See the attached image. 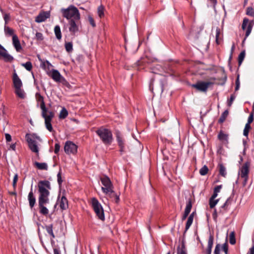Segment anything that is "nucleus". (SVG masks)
Here are the masks:
<instances>
[{
  "mask_svg": "<svg viewBox=\"0 0 254 254\" xmlns=\"http://www.w3.org/2000/svg\"><path fill=\"white\" fill-rule=\"evenodd\" d=\"M38 190L39 193L38 205L40 212L44 215L49 213V210L46 207L48 206L50 202L49 195L51 190V185L49 181L47 180L40 181L38 183Z\"/></svg>",
  "mask_w": 254,
  "mask_h": 254,
  "instance_id": "f257e3e1",
  "label": "nucleus"
},
{
  "mask_svg": "<svg viewBox=\"0 0 254 254\" xmlns=\"http://www.w3.org/2000/svg\"><path fill=\"white\" fill-rule=\"evenodd\" d=\"M36 97L37 101L40 103V108L42 110V116L45 119L46 127L48 130L52 131L53 127L51 122L54 117V114L52 112L48 111L43 96L39 93H36Z\"/></svg>",
  "mask_w": 254,
  "mask_h": 254,
  "instance_id": "f03ea898",
  "label": "nucleus"
},
{
  "mask_svg": "<svg viewBox=\"0 0 254 254\" xmlns=\"http://www.w3.org/2000/svg\"><path fill=\"white\" fill-rule=\"evenodd\" d=\"M166 81L165 76L161 74H158L151 80L150 84V90L157 94H161L163 91V87Z\"/></svg>",
  "mask_w": 254,
  "mask_h": 254,
  "instance_id": "7ed1b4c3",
  "label": "nucleus"
},
{
  "mask_svg": "<svg viewBox=\"0 0 254 254\" xmlns=\"http://www.w3.org/2000/svg\"><path fill=\"white\" fill-rule=\"evenodd\" d=\"M96 133L104 144H110L112 142V133L109 129L101 127L96 131Z\"/></svg>",
  "mask_w": 254,
  "mask_h": 254,
  "instance_id": "20e7f679",
  "label": "nucleus"
},
{
  "mask_svg": "<svg viewBox=\"0 0 254 254\" xmlns=\"http://www.w3.org/2000/svg\"><path fill=\"white\" fill-rule=\"evenodd\" d=\"M63 16L67 19H80V14L76 7L70 5L66 9H62Z\"/></svg>",
  "mask_w": 254,
  "mask_h": 254,
  "instance_id": "39448f33",
  "label": "nucleus"
},
{
  "mask_svg": "<svg viewBox=\"0 0 254 254\" xmlns=\"http://www.w3.org/2000/svg\"><path fill=\"white\" fill-rule=\"evenodd\" d=\"M25 137L30 150L32 152L38 154L39 149L35 139H37L39 141H41V139L40 137L38 136L35 134H30L27 133L26 134Z\"/></svg>",
  "mask_w": 254,
  "mask_h": 254,
  "instance_id": "423d86ee",
  "label": "nucleus"
},
{
  "mask_svg": "<svg viewBox=\"0 0 254 254\" xmlns=\"http://www.w3.org/2000/svg\"><path fill=\"white\" fill-rule=\"evenodd\" d=\"M13 83L15 88V93L21 99H24L25 97V94L23 90L21 89L22 83L17 75L14 73L13 75Z\"/></svg>",
  "mask_w": 254,
  "mask_h": 254,
  "instance_id": "0eeeda50",
  "label": "nucleus"
},
{
  "mask_svg": "<svg viewBox=\"0 0 254 254\" xmlns=\"http://www.w3.org/2000/svg\"><path fill=\"white\" fill-rule=\"evenodd\" d=\"M92 205L98 218L102 221H104L105 220V216L103 208L101 204L95 198L92 199Z\"/></svg>",
  "mask_w": 254,
  "mask_h": 254,
  "instance_id": "6e6552de",
  "label": "nucleus"
},
{
  "mask_svg": "<svg viewBox=\"0 0 254 254\" xmlns=\"http://www.w3.org/2000/svg\"><path fill=\"white\" fill-rule=\"evenodd\" d=\"M250 163L249 162H245L241 167L239 175L241 178L243 179V185L245 186L249 179Z\"/></svg>",
  "mask_w": 254,
  "mask_h": 254,
  "instance_id": "1a4fd4ad",
  "label": "nucleus"
},
{
  "mask_svg": "<svg viewBox=\"0 0 254 254\" xmlns=\"http://www.w3.org/2000/svg\"><path fill=\"white\" fill-rule=\"evenodd\" d=\"M100 180L102 185L104 186L101 188L103 192L113 193L114 187L110 178L107 176H104L100 178Z\"/></svg>",
  "mask_w": 254,
  "mask_h": 254,
  "instance_id": "9d476101",
  "label": "nucleus"
},
{
  "mask_svg": "<svg viewBox=\"0 0 254 254\" xmlns=\"http://www.w3.org/2000/svg\"><path fill=\"white\" fill-rule=\"evenodd\" d=\"M254 25V20H249V19L245 17L243 19V23L242 24V28L243 30L246 31L245 40L251 34L253 27Z\"/></svg>",
  "mask_w": 254,
  "mask_h": 254,
  "instance_id": "9b49d317",
  "label": "nucleus"
},
{
  "mask_svg": "<svg viewBox=\"0 0 254 254\" xmlns=\"http://www.w3.org/2000/svg\"><path fill=\"white\" fill-rule=\"evenodd\" d=\"M64 150L67 154H75L77 151V146L72 141H67L65 143Z\"/></svg>",
  "mask_w": 254,
  "mask_h": 254,
  "instance_id": "f8f14e48",
  "label": "nucleus"
},
{
  "mask_svg": "<svg viewBox=\"0 0 254 254\" xmlns=\"http://www.w3.org/2000/svg\"><path fill=\"white\" fill-rule=\"evenodd\" d=\"M212 84L211 82L199 81L196 84H191V87L195 88L198 91L206 92L209 86Z\"/></svg>",
  "mask_w": 254,
  "mask_h": 254,
  "instance_id": "ddd939ff",
  "label": "nucleus"
},
{
  "mask_svg": "<svg viewBox=\"0 0 254 254\" xmlns=\"http://www.w3.org/2000/svg\"><path fill=\"white\" fill-rule=\"evenodd\" d=\"M69 30L70 32L74 34L79 30V27L80 25V19H70L69 21Z\"/></svg>",
  "mask_w": 254,
  "mask_h": 254,
  "instance_id": "4468645a",
  "label": "nucleus"
},
{
  "mask_svg": "<svg viewBox=\"0 0 254 254\" xmlns=\"http://www.w3.org/2000/svg\"><path fill=\"white\" fill-rule=\"evenodd\" d=\"M47 72L48 74L56 81L61 82L64 79L63 77L57 70L52 69L51 72Z\"/></svg>",
  "mask_w": 254,
  "mask_h": 254,
  "instance_id": "2eb2a0df",
  "label": "nucleus"
},
{
  "mask_svg": "<svg viewBox=\"0 0 254 254\" xmlns=\"http://www.w3.org/2000/svg\"><path fill=\"white\" fill-rule=\"evenodd\" d=\"M0 59H2L5 62H8L13 60V57L9 55L3 48H0Z\"/></svg>",
  "mask_w": 254,
  "mask_h": 254,
  "instance_id": "dca6fc26",
  "label": "nucleus"
},
{
  "mask_svg": "<svg viewBox=\"0 0 254 254\" xmlns=\"http://www.w3.org/2000/svg\"><path fill=\"white\" fill-rule=\"evenodd\" d=\"M232 199L228 198L225 203L219 208L218 213L223 215L229 209V206L231 204Z\"/></svg>",
  "mask_w": 254,
  "mask_h": 254,
  "instance_id": "f3484780",
  "label": "nucleus"
},
{
  "mask_svg": "<svg viewBox=\"0 0 254 254\" xmlns=\"http://www.w3.org/2000/svg\"><path fill=\"white\" fill-rule=\"evenodd\" d=\"M50 13L49 11H42L36 17L35 21L40 23L44 21L46 19L50 17Z\"/></svg>",
  "mask_w": 254,
  "mask_h": 254,
  "instance_id": "a211bd4d",
  "label": "nucleus"
},
{
  "mask_svg": "<svg viewBox=\"0 0 254 254\" xmlns=\"http://www.w3.org/2000/svg\"><path fill=\"white\" fill-rule=\"evenodd\" d=\"M214 236L212 234L210 233L208 241V246L206 251V254H211V250L213 245Z\"/></svg>",
  "mask_w": 254,
  "mask_h": 254,
  "instance_id": "6ab92c4d",
  "label": "nucleus"
},
{
  "mask_svg": "<svg viewBox=\"0 0 254 254\" xmlns=\"http://www.w3.org/2000/svg\"><path fill=\"white\" fill-rule=\"evenodd\" d=\"M28 199L29 203V206L31 208H32L36 203V198L34 196V193L32 189L31 190L28 195Z\"/></svg>",
  "mask_w": 254,
  "mask_h": 254,
  "instance_id": "aec40b11",
  "label": "nucleus"
},
{
  "mask_svg": "<svg viewBox=\"0 0 254 254\" xmlns=\"http://www.w3.org/2000/svg\"><path fill=\"white\" fill-rule=\"evenodd\" d=\"M68 201L64 196H63L60 202V206L62 210H65L68 208Z\"/></svg>",
  "mask_w": 254,
  "mask_h": 254,
  "instance_id": "412c9836",
  "label": "nucleus"
},
{
  "mask_svg": "<svg viewBox=\"0 0 254 254\" xmlns=\"http://www.w3.org/2000/svg\"><path fill=\"white\" fill-rule=\"evenodd\" d=\"M12 42L14 47L17 51H19L21 49L19 39L16 35H13L12 37Z\"/></svg>",
  "mask_w": 254,
  "mask_h": 254,
  "instance_id": "4be33fe9",
  "label": "nucleus"
},
{
  "mask_svg": "<svg viewBox=\"0 0 254 254\" xmlns=\"http://www.w3.org/2000/svg\"><path fill=\"white\" fill-rule=\"evenodd\" d=\"M117 138L118 145L120 148V151L122 153L124 151V141L123 138L120 136L119 133L117 134Z\"/></svg>",
  "mask_w": 254,
  "mask_h": 254,
  "instance_id": "5701e85b",
  "label": "nucleus"
},
{
  "mask_svg": "<svg viewBox=\"0 0 254 254\" xmlns=\"http://www.w3.org/2000/svg\"><path fill=\"white\" fill-rule=\"evenodd\" d=\"M218 138L221 141L228 142V134L225 133L222 130H220L218 134Z\"/></svg>",
  "mask_w": 254,
  "mask_h": 254,
  "instance_id": "b1692460",
  "label": "nucleus"
},
{
  "mask_svg": "<svg viewBox=\"0 0 254 254\" xmlns=\"http://www.w3.org/2000/svg\"><path fill=\"white\" fill-rule=\"evenodd\" d=\"M190 211V200H189L185 209L184 213L182 216V220H185Z\"/></svg>",
  "mask_w": 254,
  "mask_h": 254,
  "instance_id": "393cba45",
  "label": "nucleus"
},
{
  "mask_svg": "<svg viewBox=\"0 0 254 254\" xmlns=\"http://www.w3.org/2000/svg\"><path fill=\"white\" fill-rule=\"evenodd\" d=\"M34 165L39 170H47L48 169L47 164L45 163H39L38 162H35L34 163Z\"/></svg>",
  "mask_w": 254,
  "mask_h": 254,
  "instance_id": "a878e982",
  "label": "nucleus"
},
{
  "mask_svg": "<svg viewBox=\"0 0 254 254\" xmlns=\"http://www.w3.org/2000/svg\"><path fill=\"white\" fill-rule=\"evenodd\" d=\"M106 194L108 195L110 198H115V202L118 204L120 201V194H118L113 190V193H110V192H104Z\"/></svg>",
  "mask_w": 254,
  "mask_h": 254,
  "instance_id": "bb28decb",
  "label": "nucleus"
},
{
  "mask_svg": "<svg viewBox=\"0 0 254 254\" xmlns=\"http://www.w3.org/2000/svg\"><path fill=\"white\" fill-rule=\"evenodd\" d=\"M229 112L227 110H225L224 112L221 114L220 118L218 120V123L222 124L224 122L228 116Z\"/></svg>",
  "mask_w": 254,
  "mask_h": 254,
  "instance_id": "cd10ccee",
  "label": "nucleus"
},
{
  "mask_svg": "<svg viewBox=\"0 0 254 254\" xmlns=\"http://www.w3.org/2000/svg\"><path fill=\"white\" fill-rule=\"evenodd\" d=\"M218 167H219V174L221 176H222L224 177H225L227 175L225 167L224 166V165L222 164H219L218 165Z\"/></svg>",
  "mask_w": 254,
  "mask_h": 254,
  "instance_id": "c85d7f7f",
  "label": "nucleus"
},
{
  "mask_svg": "<svg viewBox=\"0 0 254 254\" xmlns=\"http://www.w3.org/2000/svg\"><path fill=\"white\" fill-rule=\"evenodd\" d=\"M246 14L254 18V8L252 6H249L246 8Z\"/></svg>",
  "mask_w": 254,
  "mask_h": 254,
  "instance_id": "c756f323",
  "label": "nucleus"
},
{
  "mask_svg": "<svg viewBox=\"0 0 254 254\" xmlns=\"http://www.w3.org/2000/svg\"><path fill=\"white\" fill-rule=\"evenodd\" d=\"M54 31H55V33L57 38L58 40H60L62 38L60 27L58 25L55 26Z\"/></svg>",
  "mask_w": 254,
  "mask_h": 254,
  "instance_id": "7c9ffc66",
  "label": "nucleus"
},
{
  "mask_svg": "<svg viewBox=\"0 0 254 254\" xmlns=\"http://www.w3.org/2000/svg\"><path fill=\"white\" fill-rule=\"evenodd\" d=\"M178 254H187L186 253V250L184 240L182 241V245L181 248H178Z\"/></svg>",
  "mask_w": 254,
  "mask_h": 254,
  "instance_id": "2f4dec72",
  "label": "nucleus"
},
{
  "mask_svg": "<svg viewBox=\"0 0 254 254\" xmlns=\"http://www.w3.org/2000/svg\"><path fill=\"white\" fill-rule=\"evenodd\" d=\"M104 7L101 5L98 7V14L100 18H102L104 16Z\"/></svg>",
  "mask_w": 254,
  "mask_h": 254,
  "instance_id": "473e14b6",
  "label": "nucleus"
},
{
  "mask_svg": "<svg viewBox=\"0 0 254 254\" xmlns=\"http://www.w3.org/2000/svg\"><path fill=\"white\" fill-rule=\"evenodd\" d=\"M219 199H212L211 198H209V205L210 208H213L217 204Z\"/></svg>",
  "mask_w": 254,
  "mask_h": 254,
  "instance_id": "72a5a7b5",
  "label": "nucleus"
},
{
  "mask_svg": "<svg viewBox=\"0 0 254 254\" xmlns=\"http://www.w3.org/2000/svg\"><path fill=\"white\" fill-rule=\"evenodd\" d=\"M245 57V52L244 51L241 52V53L239 54L238 56V63L239 66L242 64L243 61L244 60Z\"/></svg>",
  "mask_w": 254,
  "mask_h": 254,
  "instance_id": "f704fd0d",
  "label": "nucleus"
},
{
  "mask_svg": "<svg viewBox=\"0 0 254 254\" xmlns=\"http://www.w3.org/2000/svg\"><path fill=\"white\" fill-rule=\"evenodd\" d=\"M208 172V168L206 165H204L200 170L199 173L201 176L206 175Z\"/></svg>",
  "mask_w": 254,
  "mask_h": 254,
  "instance_id": "c9c22d12",
  "label": "nucleus"
},
{
  "mask_svg": "<svg viewBox=\"0 0 254 254\" xmlns=\"http://www.w3.org/2000/svg\"><path fill=\"white\" fill-rule=\"evenodd\" d=\"M67 115L68 112L67 110L64 108L60 113L59 118L60 119H64L67 117Z\"/></svg>",
  "mask_w": 254,
  "mask_h": 254,
  "instance_id": "e433bc0d",
  "label": "nucleus"
},
{
  "mask_svg": "<svg viewBox=\"0 0 254 254\" xmlns=\"http://www.w3.org/2000/svg\"><path fill=\"white\" fill-rule=\"evenodd\" d=\"M4 31L6 34H8L11 36L15 35L14 34V30L7 26H4Z\"/></svg>",
  "mask_w": 254,
  "mask_h": 254,
  "instance_id": "4c0bfd02",
  "label": "nucleus"
},
{
  "mask_svg": "<svg viewBox=\"0 0 254 254\" xmlns=\"http://www.w3.org/2000/svg\"><path fill=\"white\" fill-rule=\"evenodd\" d=\"M229 237H230L229 238L230 243L231 245L235 244H236V239H235V234H234V232H232L230 233Z\"/></svg>",
  "mask_w": 254,
  "mask_h": 254,
  "instance_id": "58836bf2",
  "label": "nucleus"
},
{
  "mask_svg": "<svg viewBox=\"0 0 254 254\" xmlns=\"http://www.w3.org/2000/svg\"><path fill=\"white\" fill-rule=\"evenodd\" d=\"M21 65L28 71H30L32 69V65L31 63L30 62H27L25 64H22Z\"/></svg>",
  "mask_w": 254,
  "mask_h": 254,
  "instance_id": "ea45409f",
  "label": "nucleus"
},
{
  "mask_svg": "<svg viewBox=\"0 0 254 254\" xmlns=\"http://www.w3.org/2000/svg\"><path fill=\"white\" fill-rule=\"evenodd\" d=\"M65 48L66 49V51L69 53L72 51V44L71 42H68L67 43H65Z\"/></svg>",
  "mask_w": 254,
  "mask_h": 254,
  "instance_id": "a19ab883",
  "label": "nucleus"
},
{
  "mask_svg": "<svg viewBox=\"0 0 254 254\" xmlns=\"http://www.w3.org/2000/svg\"><path fill=\"white\" fill-rule=\"evenodd\" d=\"M46 230L49 234H50L53 238H55L54 234L53 232V225H50L46 226Z\"/></svg>",
  "mask_w": 254,
  "mask_h": 254,
  "instance_id": "79ce46f5",
  "label": "nucleus"
},
{
  "mask_svg": "<svg viewBox=\"0 0 254 254\" xmlns=\"http://www.w3.org/2000/svg\"><path fill=\"white\" fill-rule=\"evenodd\" d=\"M220 34V29L219 27H217L216 30V43L217 45H219L220 44V42L219 41V37Z\"/></svg>",
  "mask_w": 254,
  "mask_h": 254,
  "instance_id": "37998d69",
  "label": "nucleus"
},
{
  "mask_svg": "<svg viewBox=\"0 0 254 254\" xmlns=\"http://www.w3.org/2000/svg\"><path fill=\"white\" fill-rule=\"evenodd\" d=\"M222 249L225 254H228V244L227 242L223 245Z\"/></svg>",
  "mask_w": 254,
  "mask_h": 254,
  "instance_id": "c03bdc74",
  "label": "nucleus"
},
{
  "mask_svg": "<svg viewBox=\"0 0 254 254\" xmlns=\"http://www.w3.org/2000/svg\"><path fill=\"white\" fill-rule=\"evenodd\" d=\"M235 96L234 95L232 94L231 95L230 98L229 100H228L227 103L228 106L230 107L232 105L233 102L235 100Z\"/></svg>",
  "mask_w": 254,
  "mask_h": 254,
  "instance_id": "a18cd8bd",
  "label": "nucleus"
},
{
  "mask_svg": "<svg viewBox=\"0 0 254 254\" xmlns=\"http://www.w3.org/2000/svg\"><path fill=\"white\" fill-rule=\"evenodd\" d=\"M190 216L188 217V221H187V224H186V230L185 231L184 235H185V233H186V231L190 228Z\"/></svg>",
  "mask_w": 254,
  "mask_h": 254,
  "instance_id": "49530a36",
  "label": "nucleus"
},
{
  "mask_svg": "<svg viewBox=\"0 0 254 254\" xmlns=\"http://www.w3.org/2000/svg\"><path fill=\"white\" fill-rule=\"evenodd\" d=\"M254 121V113L252 112L250 114L248 119V122L247 124H250L253 122Z\"/></svg>",
  "mask_w": 254,
  "mask_h": 254,
  "instance_id": "de8ad7c7",
  "label": "nucleus"
},
{
  "mask_svg": "<svg viewBox=\"0 0 254 254\" xmlns=\"http://www.w3.org/2000/svg\"><path fill=\"white\" fill-rule=\"evenodd\" d=\"M57 177H58V182L59 186H60L63 182V180L62 179V173H61V171L58 174Z\"/></svg>",
  "mask_w": 254,
  "mask_h": 254,
  "instance_id": "09e8293b",
  "label": "nucleus"
},
{
  "mask_svg": "<svg viewBox=\"0 0 254 254\" xmlns=\"http://www.w3.org/2000/svg\"><path fill=\"white\" fill-rule=\"evenodd\" d=\"M240 82L239 80V75H238L237 77L236 80V87H235L236 91L239 90V89L240 88Z\"/></svg>",
  "mask_w": 254,
  "mask_h": 254,
  "instance_id": "8fccbe9b",
  "label": "nucleus"
},
{
  "mask_svg": "<svg viewBox=\"0 0 254 254\" xmlns=\"http://www.w3.org/2000/svg\"><path fill=\"white\" fill-rule=\"evenodd\" d=\"M220 245L217 244L215 248L214 254H220Z\"/></svg>",
  "mask_w": 254,
  "mask_h": 254,
  "instance_id": "3c124183",
  "label": "nucleus"
},
{
  "mask_svg": "<svg viewBox=\"0 0 254 254\" xmlns=\"http://www.w3.org/2000/svg\"><path fill=\"white\" fill-rule=\"evenodd\" d=\"M3 18L5 21V24H7L8 22L10 20V15L8 13H4L3 16Z\"/></svg>",
  "mask_w": 254,
  "mask_h": 254,
  "instance_id": "603ef678",
  "label": "nucleus"
},
{
  "mask_svg": "<svg viewBox=\"0 0 254 254\" xmlns=\"http://www.w3.org/2000/svg\"><path fill=\"white\" fill-rule=\"evenodd\" d=\"M42 65L43 67L45 69H46V66L47 65L48 70H49L50 66H52V64L47 61L43 62Z\"/></svg>",
  "mask_w": 254,
  "mask_h": 254,
  "instance_id": "864d4df0",
  "label": "nucleus"
},
{
  "mask_svg": "<svg viewBox=\"0 0 254 254\" xmlns=\"http://www.w3.org/2000/svg\"><path fill=\"white\" fill-rule=\"evenodd\" d=\"M88 18L89 23L92 26V27H95L96 24L94 22L93 18L91 16H88Z\"/></svg>",
  "mask_w": 254,
  "mask_h": 254,
  "instance_id": "5fc2aeb1",
  "label": "nucleus"
},
{
  "mask_svg": "<svg viewBox=\"0 0 254 254\" xmlns=\"http://www.w3.org/2000/svg\"><path fill=\"white\" fill-rule=\"evenodd\" d=\"M218 214H219L218 213V211H217V210L216 209H215L214 210V212L212 214V217L214 221H217V218Z\"/></svg>",
  "mask_w": 254,
  "mask_h": 254,
  "instance_id": "6e6d98bb",
  "label": "nucleus"
},
{
  "mask_svg": "<svg viewBox=\"0 0 254 254\" xmlns=\"http://www.w3.org/2000/svg\"><path fill=\"white\" fill-rule=\"evenodd\" d=\"M36 37L38 40H42L43 39L42 34L39 32H37L36 34Z\"/></svg>",
  "mask_w": 254,
  "mask_h": 254,
  "instance_id": "4d7b16f0",
  "label": "nucleus"
},
{
  "mask_svg": "<svg viewBox=\"0 0 254 254\" xmlns=\"http://www.w3.org/2000/svg\"><path fill=\"white\" fill-rule=\"evenodd\" d=\"M208 1L211 6L215 7L217 4V0H208Z\"/></svg>",
  "mask_w": 254,
  "mask_h": 254,
  "instance_id": "13d9d810",
  "label": "nucleus"
},
{
  "mask_svg": "<svg viewBox=\"0 0 254 254\" xmlns=\"http://www.w3.org/2000/svg\"><path fill=\"white\" fill-rule=\"evenodd\" d=\"M60 149V145L59 143H56L55 146L54 152L56 154L58 153Z\"/></svg>",
  "mask_w": 254,
  "mask_h": 254,
  "instance_id": "bf43d9fd",
  "label": "nucleus"
},
{
  "mask_svg": "<svg viewBox=\"0 0 254 254\" xmlns=\"http://www.w3.org/2000/svg\"><path fill=\"white\" fill-rule=\"evenodd\" d=\"M18 180V175L17 174H15L14 176L13 180V187L14 188L16 187V184L17 183V181Z\"/></svg>",
  "mask_w": 254,
  "mask_h": 254,
  "instance_id": "052dcab7",
  "label": "nucleus"
},
{
  "mask_svg": "<svg viewBox=\"0 0 254 254\" xmlns=\"http://www.w3.org/2000/svg\"><path fill=\"white\" fill-rule=\"evenodd\" d=\"M161 66L159 65H157L155 67H154L153 68H152V72L154 73H157V70H159V68H161Z\"/></svg>",
  "mask_w": 254,
  "mask_h": 254,
  "instance_id": "680f3d73",
  "label": "nucleus"
},
{
  "mask_svg": "<svg viewBox=\"0 0 254 254\" xmlns=\"http://www.w3.org/2000/svg\"><path fill=\"white\" fill-rule=\"evenodd\" d=\"M222 188V185L217 186L214 189V191L215 192H219L221 189Z\"/></svg>",
  "mask_w": 254,
  "mask_h": 254,
  "instance_id": "e2e57ef3",
  "label": "nucleus"
},
{
  "mask_svg": "<svg viewBox=\"0 0 254 254\" xmlns=\"http://www.w3.org/2000/svg\"><path fill=\"white\" fill-rule=\"evenodd\" d=\"M5 139L7 141L10 142L11 140V135L8 133H6L5 134Z\"/></svg>",
  "mask_w": 254,
  "mask_h": 254,
  "instance_id": "0e129e2a",
  "label": "nucleus"
},
{
  "mask_svg": "<svg viewBox=\"0 0 254 254\" xmlns=\"http://www.w3.org/2000/svg\"><path fill=\"white\" fill-rule=\"evenodd\" d=\"M248 254H254V244H253L252 247L250 249Z\"/></svg>",
  "mask_w": 254,
  "mask_h": 254,
  "instance_id": "69168bd1",
  "label": "nucleus"
},
{
  "mask_svg": "<svg viewBox=\"0 0 254 254\" xmlns=\"http://www.w3.org/2000/svg\"><path fill=\"white\" fill-rule=\"evenodd\" d=\"M249 131L248 130H247L246 129L244 128V131H243V134L244 136L248 137V135H249Z\"/></svg>",
  "mask_w": 254,
  "mask_h": 254,
  "instance_id": "338daca9",
  "label": "nucleus"
},
{
  "mask_svg": "<svg viewBox=\"0 0 254 254\" xmlns=\"http://www.w3.org/2000/svg\"><path fill=\"white\" fill-rule=\"evenodd\" d=\"M217 195H218V193L213 191V193L212 195V196L210 197V198H211L212 199H215V198L217 196Z\"/></svg>",
  "mask_w": 254,
  "mask_h": 254,
  "instance_id": "774afa93",
  "label": "nucleus"
}]
</instances>
